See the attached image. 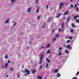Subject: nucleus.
<instances>
[{"label": "nucleus", "mask_w": 79, "mask_h": 79, "mask_svg": "<svg viewBox=\"0 0 79 79\" xmlns=\"http://www.w3.org/2000/svg\"><path fill=\"white\" fill-rule=\"evenodd\" d=\"M40 62L39 63V64H42V58H43V56H44V55H40Z\"/></svg>", "instance_id": "nucleus-1"}, {"label": "nucleus", "mask_w": 79, "mask_h": 79, "mask_svg": "<svg viewBox=\"0 0 79 79\" xmlns=\"http://www.w3.org/2000/svg\"><path fill=\"white\" fill-rule=\"evenodd\" d=\"M64 3H63V2H61L60 4L59 9L61 10V8H62V6H64Z\"/></svg>", "instance_id": "nucleus-2"}, {"label": "nucleus", "mask_w": 79, "mask_h": 79, "mask_svg": "<svg viewBox=\"0 0 79 79\" xmlns=\"http://www.w3.org/2000/svg\"><path fill=\"white\" fill-rule=\"evenodd\" d=\"M25 71L27 73V74H29L30 73V71L29 70H27L26 69H25Z\"/></svg>", "instance_id": "nucleus-3"}, {"label": "nucleus", "mask_w": 79, "mask_h": 79, "mask_svg": "<svg viewBox=\"0 0 79 79\" xmlns=\"http://www.w3.org/2000/svg\"><path fill=\"white\" fill-rule=\"evenodd\" d=\"M50 53V54H51V51L50 50V49L48 50L46 52L47 54H48Z\"/></svg>", "instance_id": "nucleus-4"}, {"label": "nucleus", "mask_w": 79, "mask_h": 79, "mask_svg": "<svg viewBox=\"0 0 79 79\" xmlns=\"http://www.w3.org/2000/svg\"><path fill=\"white\" fill-rule=\"evenodd\" d=\"M68 14V11H65V13L64 14V16H65V15H66Z\"/></svg>", "instance_id": "nucleus-5"}, {"label": "nucleus", "mask_w": 79, "mask_h": 79, "mask_svg": "<svg viewBox=\"0 0 79 79\" xmlns=\"http://www.w3.org/2000/svg\"><path fill=\"white\" fill-rule=\"evenodd\" d=\"M39 6H38L37 7L36 13H39Z\"/></svg>", "instance_id": "nucleus-6"}, {"label": "nucleus", "mask_w": 79, "mask_h": 79, "mask_svg": "<svg viewBox=\"0 0 79 79\" xmlns=\"http://www.w3.org/2000/svg\"><path fill=\"white\" fill-rule=\"evenodd\" d=\"M64 23H63V22H62V29H63V27H64Z\"/></svg>", "instance_id": "nucleus-7"}, {"label": "nucleus", "mask_w": 79, "mask_h": 79, "mask_svg": "<svg viewBox=\"0 0 79 79\" xmlns=\"http://www.w3.org/2000/svg\"><path fill=\"white\" fill-rule=\"evenodd\" d=\"M37 78L38 79H42V77L40 76L39 75L37 77Z\"/></svg>", "instance_id": "nucleus-8"}, {"label": "nucleus", "mask_w": 79, "mask_h": 79, "mask_svg": "<svg viewBox=\"0 0 79 79\" xmlns=\"http://www.w3.org/2000/svg\"><path fill=\"white\" fill-rule=\"evenodd\" d=\"M31 7L29 8L27 10V12L28 13H29L31 11Z\"/></svg>", "instance_id": "nucleus-9"}, {"label": "nucleus", "mask_w": 79, "mask_h": 79, "mask_svg": "<svg viewBox=\"0 0 79 79\" xmlns=\"http://www.w3.org/2000/svg\"><path fill=\"white\" fill-rule=\"evenodd\" d=\"M50 47V44H48L46 46V48H48Z\"/></svg>", "instance_id": "nucleus-10"}, {"label": "nucleus", "mask_w": 79, "mask_h": 79, "mask_svg": "<svg viewBox=\"0 0 79 79\" xmlns=\"http://www.w3.org/2000/svg\"><path fill=\"white\" fill-rule=\"evenodd\" d=\"M9 20H10L9 18L7 19V20L5 22V23H8V21H9Z\"/></svg>", "instance_id": "nucleus-11"}, {"label": "nucleus", "mask_w": 79, "mask_h": 79, "mask_svg": "<svg viewBox=\"0 0 79 79\" xmlns=\"http://www.w3.org/2000/svg\"><path fill=\"white\" fill-rule=\"evenodd\" d=\"M8 64L7 63L5 65V69H6L7 66H8Z\"/></svg>", "instance_id": "nucleus-12"}, {"label": "nucleus", "mask_w": 79, "mask_h": 79, "mask_svg": "<svg viewBox=\"0 0 79 79\" xmlns=\"http://www.w3.org/2000/svg\"><path fill=\"white\" fill-rule=\"evenodd\" d=\"M8 58V55H7V54H6V56L5 57V59H7V58Z\"/></svg>", "instance_id": "nucleus-13"}, {"label": "nucleus", "mask_w": 79, "mask_h": 79, "mask_svg": "<svg viewBox=\"0 0 79 79\" xmlns=\"http://www.w3.org/2000/svg\"><path fill=\"white\" fill-rule=\"evenodd\" d=\"M35 72H36L35 70H33L32 72V73L33 74H34V73H35Z\"/></svg>", "instance_id": "nucleus-14"}, {"label": "nucleus", "mask_w": 79, "mask_h": 79, "mask_svg": "<svg viewBox=\"0 0 79 79\" xmlns=\"http://www.w3.org/2000/svg\"><path fill=\"white\" fill-rule=\"evenodd\" d=\"M59 54H58L57 55L60 56L61 55V52H60V51H59Z\"/></svg>", "instance_id": "nucleus-15"}, {"label": "nucleus", "mask_w": 79, "mask_h": 79, "mask_svg": "<svg viewBox=\"0 0 79 79\" xmlns=\"http://www.w3.org/2000/svg\"><path fill=\"white\" fill-rule=\"evenodd\" d=\"M74 23H72V24H71V26H72V27H75V26H74Z\"/></svg>", "instance_id": "nucleus-16"}, {"label": "nucleus", "mask_w": 79, "mask_h": 79, "mask_svg": "<svg viewBox=\"0 0 79 79\" xmlns=\"http://www.w3.org/2000/svg\"><path fill=\"white\" fill-rule=\"evenodd\" d=\"M61 15V14H59L58 15H57L56 16V18H59V17H60V16Z\"/></svg>", "instance_id": "nucleus-17"}, {"label": "nucleus", "mask_w": 79, "mask_h": 79, "mask_svg": "<svg viewBox=\"0 0 79 79\" xmlns=\"http://www.w3.org/2000/svg\"><path fill=\"white\" fill-rule=\"evenodd\" d=\"M48 67V63H46V68H47Z\"/></svg>", "instance_id": "nucleus-18"}, {"label": "nucleus", "mask_w": 79, "mask_h": 79, "mask_svg": "<svg viewBox=\"0 0 79 79\" xmlns=\"http://www.w3.org/2000/svg\"><path fill=\"white\" fill-rule=\"evenodd\" d=\"M65 53H69V52H68V51L67 49H66L65 50Z\"/></svg>", "instance_id": "nucleus-19"}, {"label": "nucleus", "mask_w": 79, "mask_h": 79, "mask_svg": "<svg viewBox=\"0 0 79 79\" xmlns=\"http://www.w3.org/2000/svg\"><path fill=\"white\" fill-rule=\"evenodd\" d=\"M70 48V45H68L67 46V48Z\"/></svg>", "instance_id": "nucleus-20"}, {"label": "nucleus", "mask_w": 79, "mask_h": 79, "mask_svg": "<svg viewBox=\"0 0 79 79\" xmlns=\"http://www.w3.org/2000/svg\"><path fill=\"white\" fill-rule=\"evenodd\" d=\"M77 18V16H75L74 18V19H75L76 20H77V19H76V18Z\"/></svg>", "instance_id": "nucleus-21"}, {"label": "nucleus", "mask_w": 79, "mask_h": 79, "mask_svg": "<svg viewBox=\"0 0 79 79\" xmlns=\"http://www.w3.org/2000/svg\"><path fill=\"white\" fill-rule=\"evenodd\" d=\"M37 18L38 19H40V16H39L37 17Z\"/></svg>", "instance_id": "nucleus-22"}, {"label": "nucleus", "mask_w": 79, "mask_h": 79, "mask_svg": "<svg viewBox=\"0 0 79 79\" xmlns=\"http://www.w3.org/2000/svg\"><path fill=\"white\" fill-rule=\"evenodd\" d=\"M76 6H77V4H75L74 6V8H76Z\"/></svg>", "instance_id": "nucleus-23"}, {"label": "nucleus", "mask_w": 79, "mask_h": 79, "mask_svg": "<svg viewBox=\"0 0 79 79\" xmlns=\"http://www.w3.org/2000/svg\"><path fill=\"white\" fill-rule=\"evenodd\" d=\"M61 74H60L58 73L57 74V77H60V76Z\"/></svg>", "instance_id": "nucleus-24"}, {"label": "nucleus", "mask_w": 79, "mask_h": 79, "mask_svg": "<svg viewBox=\"0 0 79 79\" xmlns=\"http://www.w3.org/2000/svg\"><path fill=\"white\" fill-rule=\"evenodd\" d=\"M14 23H15L13 25L14 27H15V26H16V22H15Z\"/></svg>", "instance_id": "nucleus-25"}, {"label": "nucleus", "mask_w": 79, "mask_h": 79, "mask_svg": "<svg viewBox=\"0 0 79 79\" xmlns=\"http://www.w3.org/2000/svg\"><path fill=\"white\" fill-rule=\"evenodd\" d=\"M48 5H46V9H48Z\"/></svg>", "instance_id": "nucleus-26"}, {"label": "nucleus", "mask_w": 79, "mask_h": 79, "mask_svg": "<svg viewBox=\"0 0 79 79\" xmlns=\"http://www.w3.org/2000/svg\"><path fill=\"white\" fill-rule=\"evenodd\" d=\"M70 42V40H68L66 41V43H69Z\"/></svg>", "instance_id": "nucleus-27"}, {"label": "nucleus", "mask_w": 79, "mask_h": 79, "mask_svg": "<svg viewBox=\"0 0 79 79\" xmlns=\"http://www.w3.org/2000/svg\"><path fill=\"white\" fill-rule=\"evenodd\" d=\"M56 39V38H54L53 39V42H55V40Z\"/></svg>", "instance_id": "nucleus-28"}, {"label": "nucleus", "mask_w": 79, "mask_h": 79, "mask_svg": "<svg viewBox=\"0 0 79 79\" xmlns=\"http://www.w3.org/2000/svg\"><path fill=\"white\" fill-rule=\"evenodd\" d=\"M50 20H51V18L49 17V19L48 20V21H50Z\"/></svg>", "instance_id": "nucleus-29"}, {"label": "nucleus", "mask_w": 79, "mask_h": 79, "mask_svg": "<svg viewBox=\"0 0 79 79\" xmlns=\"http://www.w3.org/2000/svg\"><path fill=\"white\" fill-rule=\"evenodd\" d=\"M72 79H77V77H73Z\"/></svg>", "instance_id": "nucleus-30"}, {"label": "nucleus", "mask_w": 79, "mask_h": 79, "mask_svg": "<svg viewBox=\"0 0 79 79\" xmlns=\"http://www.w3.org/2000/svg\"><path fill=\"white\" fill-rule=\"evenodd\" d=\"M58 72V70L57 69H56L55 71V73H56Z\"/></svg>", "instance_id": "nucleus-31"}, {"label": "nucleus", "mask_w": 79, "mask_h": 79, "mask_svg": "<svg viewBox=\"0 0 79 79\" xmlns=\"http://www.w3.org/2000/svg\"><path fill=\"white\" fill-rule=\"evenodd\" d=\"M79 74V72L78 71L77 73H76V75H75V76H77V75H78V74Z\"/></svg>", "instance_id": "nucleus-32"}, {"label": "nucleus", "mask_w": 79, "mask_h": 79, "mask_svg": "<svg viewBox=\"0 0 79 79\" xmlns=\"http://www.w3.org/2000/svg\"><path fill=\"white\" fill-rule=\"evenodd\" d=\"M68 37L70 40H71V39H73V38H72V37H71V36H69V37Z\"/></svg>", "instance_id": "nucleus-33"}, {"label": "nucleus", "mask_w": 79, "mask_h": 79, "mask_svg": "<svg viewBox=\"0 0 79 79\" xmlns=\"http://www.w3.org/2000/svg\"><path fill=\"white\" fill-rule=\"evenodd\" d=\"M73 29H71L70 31V32H73Z\"/></svg>", "instance_id": "nucleus-34"}, {"label": "nucleus", "mask_w": 79, "mask_h": 79, "mask_svg": "<svg viewBox=\"0 0 79 79\" xmlns=\"http://www.w3.org/2000/svg\"><path fill=\"white\" fill-rule=\"evenodd\" d=\"M79 23V19H78V20H77V22H76V23Z\"/></svg>", "instance_id": "nucleus-35"}, {"label": "nucleus", "mask_w": 79, "mask_h": 79, "mask_svg": "<svg viewBox=\"0 0 79 79\" xmlns=\"http://www.w3.org/2000/svg\"><path fill=\"white\" fill-rule=\"evenodd\" d=\"M69 19H70V17H69V18L67 19V21H69Z\"/></svg>", "instance_id": "nucleus-36"}, {"label": "nucleus", "mask_w": 79, "mask_h": 79, "mask_svg": "<svg viewBox=\"0 0 79 79\" xmlns=\"http://www.w3.org/2000/svg\"><path fill=\"white\" fill-rule=\"evenodd\" d=\"M42 65H40V67L39 69H41V68H42Z\"/></svg>", "instance_id": "nucleus-37"}, {"label": "nucleus", "mask_w": 79, "mask_h": 79, "mask_svg": "<svg viewBox=\"0 0 79 79\" xmlns=\"http://www.w3.org/2000/svg\"><path fill=\"white\" fill-rule=\"evenodd\" d=\"M10 71H14V69L11 68L10 69Z\"/></svg>", "instance_id": "nucleus-38"}, {"label": "nucleus", "mask_w": 79, "mask_h": 79, "mask_svg": "<svg viewBox=\"0 0 79 79\" xmlns=\"http://www.w3.org/2000/svg\"><path fill=\"white\" fill-rule=\"evenodd\" d=\"M59 32H61V29H58Z\"/></svg>", "instance_id": "nucleus-39"}, {"label": "nucleus", "mask_w": 79, "mask_h": 79, "mask_svg": "<svg viewBox=\"0 0 79 79\" xmlns=\"http://www.w3.org/2000/svg\"><path fill=\"white\" fill-rule=\"evenodd\" d=\"M70 7H71V8H73V5L72 4L70 5Z\"/></svg>", "instance_id": "nucleus-40"}, {"label": "nucleus", "mask_w": 79, "mask_h": 79, "mask_svg": "<svg viewBox=\"0 0 79 79\" xmlns=\"http://www.w3.org/2000/svg\"><path fill=\"white\" fill-rule=\"evenodd\" d=\"M15 2V0H11V3H13Z\"/></svg>", "instance_id": "nucleus-41"}, {"label": "nucleus", "mask_w": 79, "mask_h": 79, "mask_svg": "<svg viewBox=\"0 0 79 79\" xmlns=\"http://www.w3.org/2000/svg\"><path fill=\"white\" fill-rule=\"evenodd\" d=\"M46 61H48L49 60V59H48V58H46Z\"/></svg>", "instance_id": "nucleus-42"}, {"label": "nucleus", "mask_w": 79, "mask_h": 79, "mask_svg": "<svg viewBox=\"0 0 79 79\" xmlns=\"http://www.w3.org/2000/svg\"><path fill=\"white\" fill-rule=\"evenodd\" d=\"M38 1H39V0H36V3H38Z\"/></svg>", "instance_id": "nucleus-43"}, {"label": "nucleus", "mask_w": 79, "mask_h": 79, "mask_svg": "<svg viewBox=\"0 0 79 79\" xmlns=\"http://www.w3.org/2000/svg\"><path fill=\"white\" fill-rule=\"evenodd\" d=\"M76 9L77 10V11H78V10H79V8L78 7H76Z\"/></svg>", "instance_id": "nucleus-44"}, {"label": "nucleus", "mask_w": 79, "mask_h": 79, "mask_svg": "<svg viewBox=\"0 0 79 79\" xmlns=\"http://www.w3.org/2000/svg\"><path fill=\"white\" fill-rule=\"evenodd\" d=\"M48 61V63H50V60H49Z\"/></svg>", "instance_id": "nucleus-45"}, {"label": "nucleus", "mask_w": 79, "mask_h": 79, "mask_svg": "<svg viewBox=\"0 0 79 79\" xmlns=\"http://www.w3.org/2000/svg\"><path fill=\"white\" fill-rule=\"evenodd\" d=\"M43 26H45V23H44V24L43 25Z\"/></svg>", "instance_id": "nucleus-46"}, {"label": "nucleus", "mask_w": 79, "mask_h": 79, "mask_svg": "<svg viewBox=\"0 0 79 79\" xmlns=\"http://www.w3.org/2000/svg\"><path fill=\"white\" fill-rule=\"evenodd\" d=\"M19 75H18L17 76L18 78H19Z\"/></svg>", "instance_id": "nucleus-47"}, {"label": "nucleus", "mask_w": 79, "mask_h": 79, "mask_svg": "<svg viewBox=\"0 0 79 79\" xmlns=\"http://www.w3.org/2000/svg\"><path fill=\"white\" fill-rule=\"evenodd\" d=\"M8 62L9 63H10V60H8Z\"/></svg>", "instance_id": "nucleus-48"}, {"label": "nucleus", "mask_w": 79, "mask_h": 79, "mask_svg": "<svg viewBox=\"0 0 79 79\" xmlns=\"http://www.w3.org/2000/svg\"><path fill=\"white\" fill-rule=\"evenodd\" d=\"M61 49H62V48H61V47H60V48H59V49L60 50H61Z\"/></svg>", "instance_id": "nucleus-49"}, {"label": "nucleus", "mask_w": 79, "mask_h": 79, "mask_svg": "<svg viewBox=\"0 0 79 79\" xmlns=\"http://www.w3.org/2000/svg\"><path fill=\"white\" fill-rule=\"evenodd\" d=\"M26 71H23V73H26Z\"/></svg>", "instance_id": "nucleus-50"}, {"label": "nucleus", "mask_w": 79, "mask_h": 79, "mask_svg": "<svg viewBox=\"0 0 79 79\" xmlns=\"http://www.w3.org/2000/svg\"><path fill=\"white\" fill-rule=\"evenodd\" d=\"M56 35L57 37H58V36H59V35L58 34Z\"/></svg>", "instance_id": "nucleus-51"}, {"label": "nucleus", "mask_w": 79, "mask_h": 79, "mask_svg": "<svg viewBox=\"0 0 79 79\" xmlns=\"http://www.w3.org/2000/svg\"><path fill=\"white\" fill-rule=\"evenodd\" d=\"M29 43L30 44H31V41H29Z\"/></svg>", "instance_id": "nucleus-52"}, {"label": "nucleus", "mask_w": 79, "mask_h": 79, "mask_svg": "<svg viewBox=\"0 0 79 79\" xmlns=\"http://www.w3.org/2000/svg\"><path fill=\"white\" fill-rule=\"evenodd\" d=\"M42 48H45V47H42Z\"/></svg>", "instance_id": "nucleus-53"}, {"label": "nucleus", "mask_w": 79, "mask_h": 79, "mask_svg": "<svg viewBox=\"0 0 79 79\" xmlns=\"http://www.w3.org/2000/svg\"><path fill=\"white\" fill-rule=\"evenodd\" d=\"M43 28L44 29V28H45V26H43Z\"/></svg>", "instance_id": "nucleus-54"}, {"label": "nucleus", "mask_w": 79, "mask_h": 79, "mask_svg": "<svg viewBox=\"0 0 79 79\" xmlns=\"http://www.w3.org/2000/svg\"><path fill=\"white\" fill-rule=\"evenodd\" d=\"M6 77H8V75H6Z\"/></svg>", "instance_id": "nucleus-55"}, {"label": "nucleus", "mask_w": 79, "mask_h": 79, "mask_svg": "<svg viewBox=\"0 0 79 79\" xmlns=\"http://www.w3.org/2000/svg\"><path fill=\"white\" fill-rule=\"evenodd\" d=\"M66 17H64V19H66Z\"/></svg>", "instance_id": "nucleus-56"}, {"label": "nucleus", "mask_w": 79, "mask_h": 79, "mask_svg": "<svg viewBox=\"0 0 79 79\" xmlns=\"http://www.w3.org/2000/svg\"><path fill=\"white\" fill-rule=\"evenodd\" d=\"M64 47H65V48H66V47H67V46H66L64 45Z\"/></svg>", "instance_id": "nucleus-57"}, {"label": "nucleus", "mask_w": 79, "mask_h": 79, "mask_svg": "<svg viewBox=\"0 0 79 79\" xmlns=\"http://www.w3.org/2000/svg\"><path fill=\"white\" fill-rule=\"evenodd\" d=\"M22 68H24V65H22Z\"/></svg>", "instance_id": "nucleus-58"}, {"label": "nucleus", "mask_w": 79, "mask_h": 79, "mask_svg": "<svg viewBox=\"0 0 79 79\" xmlns=\"http://www.w3.org/2000/svg\"><path fill=\"white\" fill-rule=\"evenodd\" d=\"M73 1V0H71L70 2H72Z\"/></svg>", "instance_id": "nucleus-59"}, {"label": "nucleus", "mask_w": 79, "mask_h": 79, "mask_svg": "<svg viewBox=\"0 0 79 79\" xmlns=\"http://www.w3.org/2000/svg\"><path fill=\"white\" fill-rule=\"evenodd\" d=\"M77 17H78V18H79V15L77 16Z\"/></svg>", "instance_id": "nucleus-60"}, {"label": "nucleus", "mask_w": 79, "mask_h": 79, "mask_svg": "<svg viewBox=\"0 0 79 79\" xmlns=\"http://www.w3.org/2000/svg\"><path fill=\"white\" fill-rule=\"evenodd\" d=\"M66 38H69V37H66Z\"/></svg>", "instance_id": "nucleus-61"}, {"label": "nucleus", "mask_w": 79, "mask_h": 79, "mask_svg": "<svg viewBox=\"0 0 79 79\" xmlns=\"http://www.w3.org/2000/svg\"><path fill=\"white\" fill-rule=\"evenodd\" d=\"M27 74H26V75H25V76H27Z\"/></svg>", "instance_id": "nucleus-62"}, {"label": "nucleus", "mask_w": 79, "mask_h": 79, "mask_svg": "<svg viewBox=\"0 0 79 79\" xmlns=\"http://www.w3.org/2000/svg\"><path fill=\"white\" fill-rule=\"evenodd\" d=\"M70 49H72V47H71V48H70Z\"/></svg>", "instance_id": "nucleus-63"}, {"label": "nucleus", "mask_w": 79, "mask_h": 79, "mask_svg": "<svg viewBox=\"0 0 79 79\" xmlns=\"http://www.w3.org/2000/svg\"><path fill=\"white\" fill-rule=\"evenodd\" d=\"M54 72V71H52V73H53Z\"/></svg>", "instance_id": "nucleus-64"}]
</instances>
